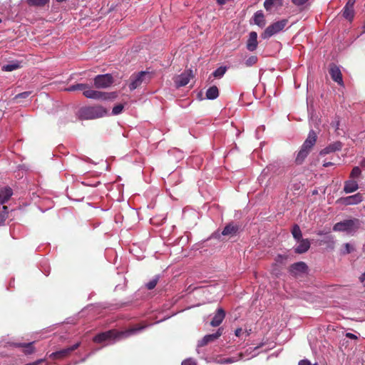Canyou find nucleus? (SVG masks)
<instances>
[{"instance_id":"1","label":"nucleus","mask_w":365,"mask_h":365,"mask_svg":"<svg viewBox=\"0 0 365 365\" xmlns=\"http://www.w3.org/2000/svg\"><path fill=\"white\" fill-rule=\"evenodd\" d=\"M145 327L146 326L136 325L123 331H117L115 330L111 329L96 334L93 338V341L97 344H101L104 342H106V344H113L116 341L128 338L133 334H136L145 329Z\"/></svg>"},{"instance_id":"2","label":"nucleus","mask_w":365,"mask_h":365,"mask_svg":"<svg viewBox=\"0 0 365 365\" xmlns=\"http://www.w3.org/2000/svg\"><path fill=\"white\" fill-rule=\"evenodd\" d=\"M68 91H82L83 96L89 99L107 101L117 97L116 92H102L93 90L88 84L77 83L67 88Z\"/></svg>"},{"instance_id":"3","label":"nucleus","mask_w":365,"mask_h":365,"mask_svg":"<svg viewBox=\"0 0 365 365\" xmlns=\"http://www.w3.org/2000/svg\"><path fill=\"white\" fill-rule=\"evenodd\" d=\"M108 115V110L102 106L83 107L79 110V118L82 120H92Z\"/></svg>"},{"instance_id":"4","label":"nucleus","mask_w":365,"mask_h":365,"mask_svg":"<svg viewBox=\"0 0 365 365\" xmlns=\"http://www.w3.org/2000/svg\"><path fill=\"white\" fill-rule=\"evenodd\" d=\"M152 76V73L146 71L132 74L130 77V83L128 85L130 91H133L139 88L142 84L148 83Z\"/></svg>"},{"instance_id":"5","label":"nucleus","mask_w":365,"mask_h":365,"mask_svg":"<svg viewBox=\"0 0 365 365\" xmlns=\"http://www.w3.org/2000/svg\"><path fill=\"white\" fill-rule=\"evenodd\" d=\"M361 225V222L357 218L345 220L344 221L336 223L333 227L335 232H346L348 234L356 232Z\"/></svg>"},{"instance_id":"6","label":"nucleus","mask_w":365,"mask_h":365,"mask_svg":"<svg viewBox=\"0 0 365 365\" xmlns=\"http://www.w3.org/2000/svg\"><path fill=\"white\" fill-rule=\"evenodd\" d=\"M288 21L287 19H282L279 21L274 22L267 26L264 32L262 34V37L264 39L269 38L273 35L279 33L286 26Z\"/></svg>"},{"instance_id":"7","label":"nucleus","mask_w":365,"mask_h":365,"mask_svg":"<svg viewBox=\"0 0 365 365\" xmlns=\"http://www.w3.org/2000/svg\"><path fill=\"white\" fill-rule=\"evenodd\" d=\"M93 83L96 88H107L113 83V78L110 73L97 75L93 78Z\"/></svg>"},{"instance_id":"8","label":"nucleus","mask_w":365,"mask_h":365,"mask_svg":"<svg viewBox=\"0 0 365 365\" xmlns=\"http://www.w3.org/2000/svg\"><path fill=\"white\" fill-rule=\"evenodd\" d=\"M81 345V342H77L73 346L53 352L48 355V357L53 360L63 359L71 354V353L77 349Z\"/></svg>"},{"instance_id":"9","label":"nucleus","mask_w":365,"mask_h":365,"mask_svg":"<svg viewBox=\"0 0 365 365\" xmlns=\"http://www.w3.org/2000/svg\"><path fill=\"white\" fill-rule=\"evenodd\" d=\"M194 77L193 72L191 69L185 70L180 75L175 76L173 80L176 88L186 86L190 80Z\"/></svg>"},{"instance_id":"10","label":"nucleus","mask_w":365,"mask_h":365,"mask_svg":"<svg viewBox=\"0 0 365 365\" xmlns=\"http://www.w3.org/2000/svg\"><path fill=\"white\" fill-rule=\"evenodd\" d=\"M338 201L344 205H357L363 201V195L361 193L358 192L353 195L341 197L339 199Z\"/></svg>"},{"instance_id":"11","label":"nucleus","mask_w":365,"mask_h":365,"mask_svg":"<svg viewBox=\"0 0 365 365\" xmlns=\"http://www.w3.org/2000/svg\"><path fill=\"white\" fill-rule=\"evenodd\" d=\"M222 332L223 329L220 327L217 330L215 333L205 335L200 341H198L197 346L199 347H202L206 346L209 343L217 340L220 336H222Z\"/></svg>"},{"instance_id":"12","label":"nucleus","mask_w":365,"mask_h":365,"mask_svg":"<svg viewBox=\"0 0 365 365\" xmlns=\"http://www.w3.org/2000/svg\"><path fill=\"white\" fill-rule=\"evenodd\" d=\"M308 267L305 262H299L294 263L289 268L290 273L294 277L300 276L307 272Z\"/></svg>"},{"instance_id":"13","label":"nucleus","mask_w":365,"mask_h":365,"mask_svg":"<svg viewBox=\"0 0 365 365\" xmlns=\"http://www.w3.org/2000/svg\"><path fill=\"white\" fill-rule=\"evenodd\" d=\"M240 228V225L237 224L233 222L228 223L222 231V235L230 237L236 236L239 232Z\"/></svg>"},{"instance_id":"14","label":"nucleus","mask_w":365,"mask_h":365,"mask_svg":"<svg viewBox=\"0 0 365 365\" xmlns=\"http://www.w3.org/2000/svg\"><path fill=\"white\" fill-rule=\"evenodd\" d=\"M317 140V133L313 130H310L307 139L304 140L302 147L311 152L312 148L315 145Z\"/></svg>"},{"instance_id":"15","label":"nucleus","mask_w":365,"mask_h":365,"mask_svg":"<svg viewBox=\"0 0 365 365\" xmlns=\"http://www.w3.org/2000/svg\"><path fill=\"white\" fill-rule=\"evenodd\" d=\"M329 74L331 79L336 82L339 85L344 84L341 72L338 66L332 65L329 69Z\"/></svg>"},{"instance_id":"16","label":"nucleus","mask_w":365,"mask_h":365,"mask_svg":"<svg viewBox=\"0 0 365 365\" xmlns=\"http://www.w3.org/2000/svg\"><path fill=\"white\" fill-rule=\"evenodd\" d=\"M225 317V312L222 308L217 309L215 316L210 322L212 327H218Z\"/></svg>"},{"instance_id":"17","label":"nucleus","mask_w":365,"mask_h":365,"mask_svg":"<svg viewBox=\"0 0 365 365\" xmlns=\"http://www.w3.org/2000/svg\"><path fill=\"white\" fill-rule=\"evenodd\" d=\"M257 34L255 31H252L249 34V38L247 42V48L250 51H254L257 49Z\"/></svg>"},{"instance_id":"18","label":"nucleus","mask_w":365,"mask_h":365,"mask_svg":"<svg viewBox=\"0 0 365 365\" xmlns=\"http://www.w3.org/2000/svg\"><path fill=\"white\" fill-rule=\"evenodd\" d=\"M299 245L294 248V252L297 254H302L309 250L310 248V242L308 239L301 238L297 241Z\"/></svg>"},{"instance_id":"19","label":"nucleus","mask_w":365,"mask_h":365,"mask_svg":"<svg viewBox=\"0 0 365 365\" xmlns=\"http://www.w3.org/2000/svg\"><path fill=\"white\" fill-rule=\"evenodd\" d=\"M13 195V190L9 187H4L0 189V205L7 202Z\"/></svg>"},{"instance_id":"20","label":"nucleus","mask_w":365,"mask_h":365,"mask_svg":"<svg viewBox=\"0 0 365 365\" xmlns=\"http://www.w3.org/2000/svg\"><path fill=\"white\" fill-rule=\"evenodd\" d=\"M342 148V143L340 141H336L331 144H329L328 146L324 148L322 151L320 152L321 155H327L330 153H333L335 151L340 150Z\"/></svg>"},{"instance_id":"21","label":"nucleus","mask_w":365,"mask_h":365,"mask_svg":"<svg viewBox=\"0 0 365 365\" xmlns=\"http://www.w3.org/2000/svg\"><path fill=\"white\" fill-rule=\"evenodd\" d=\"M359 189L358 182L355 180L350 179L344 182V191L346 193H351Z\"/></svg>"},{"instance_id":"22","label":"nucleus","mask_w":365,"mask_h":365,"mask_svg":"<svg viewBox=\"0 0 365 365\" xmlns=\"http://www.w3.org/2000/svg\"><path fill=\"white\" fill-rule=\"evenodd\" d=\"M309 153H310L309 150L301 147V149L299 150V151L298 152V153L297 155V157L295 159V163L297 165L302 164Z\"/></svg>"},{"instance_id":"23","label":"nucleus","mask_w":365,"mask_h":365,"mask_svg":"<svg viewBox=\"0 0 365 365\" xmlns=\"http://www.w3.org/2000/svg\"><path fill=\"white\" fill-rule=\"evenodd\" d=\"M219 96V90L216 86L210 87L206 91V98L209 100L216 99Z\"/></svg>"},{"instance_id":"24","label":"nucleus","mask_w":365,"mask_h":365,"mask_svg":"<svg viewBox=\"0 0 365 365\" xmlns=\"http://www.w3.org/2000/svg\"><path fill=\"white\" fill-rule=\"evenodd\" d=\"M28 6L34 7H43L48 4L49 0H22Z\"/></svg>"},{"instance_id":"25","label":"nucleus","mask_w":365,"mask_h":365,"mask_svg":"<svg viewBox=\"0 0 365 365\" xmlns=\"http://www.w3.org/2000/svg\"><path fill=\"white\" fill-rule=\"evenodd\" d=\"M255 24L260 27H263L265 25V19L263 12L262 11H257L254 16Z\"/></svg>"},{"instance_id":"26","label":"nucleus","mask_w":365,"mask_h":365,"mask_svg":"<svg viewBox=\"0 0 365 365\" xmlns=\"http://www.w3.org/2000/svg\"><path fill=\"white\" fill-rule=\"evenodd\" d=\"M342 15L346 19L349 20V21H352L354 16V8L345 6L343 9Z\"/></svg>"},{"instance_id":"27","label":"nucleus","mask_w":365,"mask_h":365,"mask_svg":"<svg viewBox=\"0 0 365 365\" xmlns=\"http://www.w3.org/2000/svg\"><path fill=\"white\" fill-rule=\"evenodd\" d=\"M9 208L6 205H3L0 210V226L4 225L6 220L8 218Z\"/></svg>"},{"instance_id":"28","label":"nucleus","mask_w":365,"mask_h":365,"mask_svg":"<svg viewBox=\"0 0 365 365\" xmlns=\"http://www.w3.org/2000/svg\"><path fill=\"white\" fill-rule=\"evenodd\" d=\"M292 234L293 237L297 240L299 241L301 238H302V233L299 226L295 224L292 229Z\"/></svg>"},{"instance_id":"29","label":"nucleus","mask_w":365,"mask_h":365,"mask_svg":"<svg viewBox=\"0 0 365 365\" xmlns=\"http://www.w3.org/2000/svg\"><path fill=\"white\" fill-rule=\"evenodd\" d=\"M160 279V274H156L150 281L145 284V287L148 290L153 289Z\"/></svg>"},{"instance_id":"30","label":"nucleus","mask_w":365,"mask_h":365,"mask_svg":"<svg viewBox=\"0 0 365 365\" xmlns=\"http://www.w3.org/2000/svg\"><path fill=\"white\" fill-rule=\"evenodd\" d=\"M20 67V64L18 62H12L8 64H6L2 66V71H13Z\"/></svg>"},{"instance_id":"31","label":"nucleus","mask_w":365,"mask_h":365,"mask_svg":"<svg viewBox=\"0 0 365 365\" xmlns=\"http://www.w3.org/2000/svg\"><path fill=\"white\" fill-rule=\"evenodd\" d=\"M226 71V66H220L212 73V76L216 78H220L224 76Z\"/></svg>"},{"instance_id":"32","label":"nucleus","mask_w":365,"mask_h":365,"mask_svg":"<svg viewBox=\"0 0 365 365\" xmlns=\"http://www.w3.org/2000/svg\"><path fill=\"white\" fill-rule=\"evenodd\" d=\"M33 342H30V343H28V344H17L16 346H21V347H24L25 348V353L26 354H30L31 353L34 352V346H33Z\"/></svg>"},{"instance_id":"33","label":"nucleus","mask_w":365,"mask_h":365,"mask_svg":"<svg viewBox=\"0 0 365 365\" xmlns=\"http://www.w3.org/2000/svg\"><path fill=\"white\" fill-rule=\"evenodd\" d=\"M361 174V170L358 166H355L353 168L349 178L352 180H355L356 178H358Z\"/></svg>"},{"instance_id":"34","label":"nucleus","mask_w":365,"mask_h":365,"mask_svg":"<svg viewBox=\"0 0 365 365\" xmlns=\"http://www.w3.org/2000/svg\"><path fill=\"white\" fill-rule=\"evenodd\" d=\"M257 60L258 58L256 56H251L245 61V64L246 66L250 67L256 64Z\"/></svg>"},{"instance_id":"35","label":"nucleus","mask_w":365,"mask_h":365,"mask_svg":"<svg viewBox=\"0 0 365 365\" xmlns=\"http://www.w3.org/2000/svg\"><path fill=\"white\" fill-rule=\"evenodd\" d=\"M123 108H124V106L121 103H119V104L115 106L112 110V115H117L120 114L122 113Z\"/></svg>"},{"instance_id":"36","label":"nucleus","mask_w":365,"mask_h":365,"mask_svg":"<svg viewBox=\"0 0 365 365\" xmlns=\"http://www.w3.org/2000/svg\"><path fill=\"white\" fill-rule=\"evenodd\" d=\"M345 250L343 252L344 255L349 254L354 251V247L349 243L344 244Z\"/></svg>"},{"instance_id":"37","label":"nucleus","mask_w":365,"mask_h":365,"mask_svg":"<svg viewBox=\"0 0 365 365\" xmlns=\"http://www.w3.org/2000/svg\"><path fill=\"white\" fill-rule=\"evenodd\" d=\"M30 94H31L30 91H24V92L17 94L15 96V98H16V99L17 98H26L30 96Z\"/></svg>"},{"instance_id":"38","label":"nucleus","mask_w":365,"mask_h":365,"mask_svg":"<svg viewBox=\"0 0 365 365\" xmlns=\"http://www.w3.org/2000/svg\"><path fill=\"white\" fill-rule=\"evenodd\" d=\"M181 365H197V363L192 359L189 358L184 360L182 362Z\"/></svg>"},{"instance_id":"39","label":"nucleus","mask_w":365,"mask_h":365,"mask_svg":"<svg viewBox=\"0 0 365 365\" xmlns=\"http://www.w3.org/2000/svg\"><path fill=\"white\" fill-rule=\"evenodd\" d=\"M309 0H292V2L296 6H302L307 3Z\"/></svg>"},{"instance_id":"40","label":"nucleus","mask_w":365,"mask_h":365,"mask_svg":"<svg viewBox=\"0 0 365 365\" xmlns=\"http://www.w3.org/2000/svg\"><path fill=\"white\" fill-rule=\"evenodd\" d=\"M287 259L286 256H283L282 255H278L276 257V261L279 263H282L284 260Z\"/></svg>"},{"instance_id":"41","label":"nucleus","mask_w":365,"mask_h":365,"mask_svg":"<svg viewBox=\"0 0 365 365\" xmlns=\"http://www.w3.org/2000/svg\"><path fill=\"white\" fill-rule=\"evenodd\" d=\"M45 361V359H38L34 362H31V363H28L25 365H38L39 364L42 363Z\"/></svg>"},{"instance_id":"42","label":"nucleus","mask_w":365,"mask_h":365,"mask_svg":"<svg viewBox=\"0 0 365 365\" xmlns=\"http://www.w3.org/2000/svg\"><path fill=\"white\" fill-rule=\"evenodd\" d=\"M299 365H312L311 362L307 359H302L299 361Z\"/></svg>"},{"instance_id":"43","label":"nucleus","mask_w":365,"mask_h":365,"mask_svg":"<svg viewBox=\"0 0 365 365\" xmlns=\"http://www.w3.org/2000/svg\"><path fill=\"white\" fill-rule=\"evenodd\" d=\"M356 1L355 0H348L347 3L346 4V6L354 8V6L355 4Z\"/></svg>"},{"instance_id":"44","label":"nucleus","mask_w":365,"mask_h":365,"mask_svg":"<svg viewBox=\"0 0 365 365\" xmlns=\"http://www.w3.org/2000/svg\"><path fill=\"white\" fill-rule=\"evenodd\" d=\"M346 336L351 339H357V336L355 334L350 333V332L346 333Z\"/></svg>"},{"instance_id":"45","label":"nucleus","mask_w":365,"mask_h":365,"mask_svg":"<svg viewBox=\"0 0 365 365\" xmlns=\"http://www.w3.org/2000/svg\"><path fill=\"white\" fill-rule=\"evenodd\" d=\"M242 329H241V328H238V329H237L235 330V336H238V337H239V336H240V334H241V333H242Z\"/></svg>"},{"instance_id":"46","label":"nucleus","mask_w":365,"mask_h":365,"mask_svg":"<svg viewBox=\"0 0 365 365\" xmlns=\"http://www.w3.org/2000/svg\"><path fill=\"white\" fill-rule=\"evenodd\" d=\"M359 280L361 283H364L365 281V272L359 277Z\"/></svg>"},{"instance_id":"47","label":"nucleus","mask_w":365,"mask_h":365,"mask_svg":"<svg viewBox=\"0 0 365 365\" xmlns=\"http://www.w3.org/2000/svg\"><path fill=\"white\" fill-rule=\"evenodd\" d=\"M333 165H334V163H331V162H324V164H323V166L324 167H329V166H331Z\"/></svg>"},{"instance_id":"48","label":"nucleus","mask_w":365,"mask_h":365,"mask_svg":"<svg viewBox=\"0 0 365 365\" xmlns=\"http://www.w3.org/2000/svg\"><path fill=\"white\" fill-rule=\"evenodd\" d=\"M83 184L86 185V183H85V182H83ZM99 184H100V182H96V183H95V184H93V185L86 184V185H88V186H93V187H97Z\"/></svg>"},{"instance_id":"49","label":"nucleus","mask_w":365,"mask_h":365,"mask_svg":"<svg viewBox=\"0 0 365 365\" xmlns=\"http://www.w3.org/2000/svg\"><path fill=\"white\" fill-rule=\"evenodd\" d=\"M66 0H56V1L58 2H63V1H66Z\"/></svg>"},{"instance_id":"50","label":"nucleus","mask_w":365,"mask_h":365,"mask_svg":"<svg viewBox=\"0 0 365 365\" xmlns=\"http://www.w3.org/2000/svg\"><path fill=\"white\" fill-rule=\"evenodd\" d=\"M86 360V358L83 359L81 361H84Z\"/></svg>"},{"instance_id":"51","label":"nucleus","mask_w":365,"mask_h":365,"mask_svg":"<svg viewBox=\"0 0 365 365\" xmlns=\"http://www.w3.org/2000/svg\"><path fill=\"white\" fill-rule=\"evenodd\" d=\"M1 21H1V19H0V23H1Z\"/></svg>"},{"instance_id":"52","label":"nucleus","mask_w":365,"mask_h":365,"mask_svg":"<svg viewBox=\"0 0 365 365\" xmlns=\"http://www.w3.org/2000/svg\"><path fill=\"white\" fill-rule=\"evenodd\" d=\"M314 365H317V364H314Z\"/></svg>"},{"instance_id":"53","label":"nucleus","mask_w":365,"mask_h":365,"mask_svg":"<svg viewBox=\"0 0 365 365\" xmlns=\"http://www.w3.org/2000/svg\"><path fill=\"white\" fill-rule=\"evenodd\" d=\"M364 307H365V304H364Z\"/></svg>"}]
</instances>
